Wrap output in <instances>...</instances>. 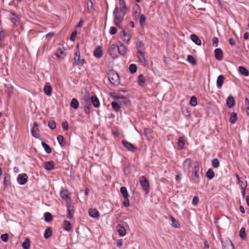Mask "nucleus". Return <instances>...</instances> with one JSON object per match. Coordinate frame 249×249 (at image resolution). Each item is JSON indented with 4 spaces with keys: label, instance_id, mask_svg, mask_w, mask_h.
Listing matches in <instances>:
<instances>
[{
    "label": "nucleus",
    "instance_id": "obj_61",
    "mask_svg": "<svg viewBox=\"0 0 249 249\" xmlns=\"http://www.w3.org/2000/svg\"><path fill=\"white\" fill-rule=\"evenodd\" d=\"M117 32V29L116 28L113 27V26H111L110 27L109 32L111 35H114L115 34H116Z\"/></svg>",
    "mask_w": 249,
    "mask_h": 249
},
{
    "label": "nucleus",
    "instance_id": "obj_31",
    "mask_svg": "<svg viewBox=\"0 0 249 249\" xmlns=\"http://www.w3.org/2000/svg\"><path fill=\"white\" fill-rule=\"evenodd\" d=\"M237 120V113L235 112H232L231 114L229 121L232 124H234Z\"/></svg>",
    "mask_w": 249,
    "mask_h": 249
},
{
    "label": "nucleus",
    "instance_id": "obj_52",
    "mask_svg": "<svg viewBox=\"0 0 249 249\" xmlns=\"http://www.w3.org/2000/svg\"><path fill=\"white\" fill-rule=\"evenodd\" d=\"M121 99L122 100V101L120 102L121 106L122 105H124V106H127L129 104V101L128 99L125 97L123 96V98H121Z\"/></svg>",
    "mask_w": 249,
    "mask_h": 249
},
{
    "label": "nucleus",
    "instance_id": "obj_55",
    "mask_svg": "<svg viewBox=\"0 0 249 249\" xmlns=\"http://www.w3.org/2000/svg\"><path fill=\"white\" fill-rule=\"evenodd\" d=\"M145 20H146V17H145V16L143 14L141 15L140 16L139 22H140V24L141 26H142L143 23L145 22Z\"/></svg>",
    "mask_w": 249,
    "mask_h": 249
},
{
    "label": "nucleus",
    "instance_id": "obj_44",
    "mask_svg": "<svg viewBox=\"0 0 249 249\" xmlns=\"http://www.w3.org/2000/svg\"><path fill=\"white\" fill-rule=\"evenodd\" d=\"M41 145H42V147L44 148L45 152L47 154L51 153V147L49 146V145L48 144L46 143L45 142H41Z\"/></svg>",
    "mask_w": 249,
    "mask_h": 249
},
{
    "label": "nucleus",
    "instance_id": "obj_53",
    "mask_svg": "<svg viewBox=\"0 0 249 249\" xmlns=\"http://www.w3.org/2000/svg\"><path fill=\"white\" fill-rule=\"evenodd\" d=\"M212 166L213 168H217L219 166L220 163L217 158H214L212 162Z\"/></svg>",
    "mask_w": 249,
    "mask_h": 249
},
{
    "label": "nucleus",
    "instance_id": "obj_3",
    "mask_svg": "<svg viewBox=\"0 0 249 249\" xmlns=\"http://www.w3.org/2000/svg\"><path fill=\"white\" fill-rule=\"evenodd\" d=\"M140 183L146 195L150 192V184L148 180L144 176H142L139 178Z\"/></svg>",
    "mask_w": 249,
    "mask_h": 249
},
{
    "label": "nucleus",
    "instance_id": "obj_49",
    "mask_svg": "<svg viewBox=\"0 0 249 249\" xmlns=\"http://www.w3.org/2000/svg\"><path fill=\"white\" fill-rule=\"evenodd\" d=\"M141 8L138 6V10H136L133 13L132 17L134 20H137L138 18L139 17V15L141 12Z\"/></svg>",
    "mask_w": 249,
    "mask_h": 249
},
{
    "label": "nucleus",
    "instance_id": "obj_26",
    "mask_svg": "<svg viewBox=\"0 0 249 249\" xmlns=\"http://www.w3.org/2000/svg\"><path fill=\"white\" fill-rule=\"evenodd\" d=\"M237 184L239 185L241 189H246L248 186L247 181L243 178H241L238 180Z\"/></svg>",
    "mask_w": 249,
    "mask_h": 249
},
{
    "label": "nucleus",
    "instance_id": "obj_14",
    "mask_svg": "<svg viewBox=\"0 0 249 249\" xmlns=\"http://www.w3.org/2000/svg\"><path fill=\"white\" fill-rule=\"evenodd\" d=\"M119 43L120 45L118 46L117 51L120 54L124 55L126 53L127 48L122 42Z\"/></svg>",
    "mask_w": 249,
    "mask_h": 249
},
{
    "label": "nucleus",
    "instance_id": "obj_17",
    "mask_svg": "<svg viewBox=\"0 0 249 249\" xmlns=\"http://www.w3.org/2000/svg\"><path fill=\"white\" fill-rule=\"evenodd\" d=\"M223 249H234V246L231 240H226L222 243Z\"/></svg>",
    "mask_w": 249,
    "mask_h": 249
},
{
    "label": "nucleus",
    "instance_id": "obj_12",
    "mask_svg": "<svg viewBox=\"0 0 249 249\" xmlns=\"http://www.w3.org/2000/svg\"><path fill=\"white\" fill-rule=\"evenodd\" d=\"M103 48L101 46H98L94 49V57L100 58L103 56Z\"/></svg>",
    "mask_w": 249,
    "mask_h": 249
},
{
    "label": "nucleus",
    "instance_id": "obj_35",
    "mask_svg": "<svg viewBox=\"0 0 249 249\" xmlns=\"http://www.w3.org/2000/svg\"><path fill=\"white\" fill-rule=\"evenodd\" d=\"M71 223L65 220L63 222V228L64 230L67 231H70L71 230Z\"/></svg>",
    "mask_w": 249,
    "mask_h": 249
},
{
    "label": "nucleus",
    "instance_id": "obj_24",
    "mask_svg": "<svg viewBox=\"0 0 249 249\" xmlns=\"http://www.w3.org/2000/svg\"><path fill=\"white\" fill-rule=\"evenodd\" d=\"M239 72L245 76H249V71L244 66H239L238 68Z\"/></svg>",
    "mask_w": 249,
    "mask_h": 249
},
{
    "label": "nucleus",
    "instance_id": "obj_48",
    "mask_svg": "<svg viewBox=\"0 0 249 249\" xmlns=\"http://www.w3.org/2000/svg\"><path fill=\"white\" fill-rule=\"evenodd\" d=\"M152 132L153 131L151 128H145L144 129V135L148 139L152 138L151 134Z\"/></svg>",
    "mask_w": 249,
    "mask_h": 249
},
{
    "label": "nucleus",
    "instance_id": "obj_36",
    "mask_svg": "<svg viewBox=\"0 0 249 249\" xmlns=\"http://www.w3.org/2000/svg\"><path fill=\"white\" fill-rule=\"evenodd\" d=\"M135 45L138 51H142V49L144 47L142 41L139 39L135 42Z\"/></svg>",
    "mask_w": 249,
    "mask_h": 249
},
{
    "label": "nucleus",
    "instance_id": "obj_63",
    "mask_svg": "<svg viewBox=\"0 0 249 249\" xmlns=\"http://www.w3.org/2000/svg\"><path fill=\"white\" fill-rule=\"evenodd\" d=\"M123 204L125 207H128L129 206L130 204L128 197L124 198V201L123 202Z\"/></svg>",
    "mask_w": 249,
    "mask_h": 249
},
{
    "label": "nucleus",
    "instance_id": "obj_29",
    "mask_svg": "<svg viewBox=\"0 0 249 249\" xmlns=\"http://www.w3.org/2000/svg\"><path fill=\"white\" fill-rule=\"evenodd\" d=\"M10 182V176L8 173L4 174V178L3 180V185L5 187H7Z\"/></svg>",
    "mask_w": 249,
    "mask_h": 249
},
{
    "label": "nucleus",
    "instance_id": "obj_37",
    "mask_svg": "<svg viewBox=\"0 0 249 249\" xmlns=\"http://www.w3.org/2000/svg\"><path fill=\"white\" fill-rule=\"evenodd\" d=\"M239 235L240 238L243 240H245L247 237L246 233V229L245 227H242L239 231Z\"/></svg>",
    "mask_w": 249,
    "mask_h": 249
},
{
    "label": "nucleus",
    "instance_id": "obj_8",
    "mask_svg": "<svg viewBox=\"0 0 249 249\" xmlns=\"http://www.w3.org/2000/svg\"><path fill=\"white\" fill-rule=\"evenodd\" d=\"M125 224L124 223L123 224H119L117 225L116 227V229L117 231L119 233V234L120 236H124L125 235L126 233V230L124 227V224Z\"/></svg>",
    "mask_w": 249,
    "mask_h": 249
},
{
    "label": "nucleus",
    "instance_id": "obj_32",
    "mask_svg": "<svg viewBox=\"0 0 249 249\" xmlns=\"http://www.w3.org/2000/svg\"><path fill=\"white\" fill-rule=\"evenodd\" d=\"M64 53L63 48L59 47L56 53H55V55L56 57H57L58 58L61 59L63 58V57L61 56V55H62Z\"/></svg>",
    "mask_w": 249,
    "mask_h": 249
},
{
    "label": "nucleus",
    "instance_id": "obj_57",
    "mask_svg": "<svg viewBox=\"0 0 249 249\" xmlns=\"http://www.w3.org/2000/svg\"><path fill=\"white\" fill-rule=\"evenodd\" d=\"M87 5L88 10L89 12H92L93 11V3L91 0H89Z\"/></svg>",
    "mask_w": 249,
    "mask_h": 249
},
{
    "label": "nucleus",
    "instance_id": "obj_11",
    "mask_svg": "<svg viewBox=\"0 0 249 249\" xmlns=\"http://www.w3.org/2000/svg\"><path fill=\"white\" fill-rule=\"evenodd\" d=\"M119 4L120 6V10L123 15L124 16L126 15V5L124 0H119Z\"/></svg>",
    "mask_w": 249,
    "mask_h": 249
},
{
    "label": "nucleus",
    "instance_id": "obj_1",
    "mask_svg": "<svg viewBox=\"0 0 249 249\" xmlns=\"http://www.w3.org/2000/svg\"><path fill=\"white\" fill-rule=\"evenodd\" d=\"M82 104L84 106V111L87 114L89 113L90 106L91 104H93V96L90 97L89 93L86 92L82 98Z\"/></svg>",
    "mask_w": 249,
    "mask_h": 249
},
{
    "label": "nucleus",
    "instance_id": "obj_25",
    "mask_svg": "<svg viewBox=\"0 0 249 249\" xmlns=\"http://www.w3.org/2000/svg\"><path fill=\"white\" fill-rule=\"evenodd\" d=\"M191 39L192 41L197 45H200L201 44V40L199 37L195 34H193L191 36Z\"/></svg>",
    "mask_w": 249,
    "mask_h": 249
},
{
    "label": "nucleus",
    "instance_id": "obj_23",
    "mask_svg": "<svg viewBox=\"0 0 249 249\" xmlns=\"http://www.w3.org/2000/svg\"><path fill=\"white\" fill-rule=\"evenodd\" d=\"M52 88L50 85H46L43 89L45 94L49 96L52 95Z\"/></svg>",
    "mask_w": 249,
    "mask_h": 249
},
{
    "label": "nucleus",
    "instance_id": "obj_33",
    "mask_svg": "<svg viewBox=\"0 0 249 249\" xmlns=\"http://www.w3.org/2000/svg\"><path fill=\"white\" fill-rule=\"evenodd\" d=\"M73 215V207L69 205L67 206V217L68 218H72Z\"/></svg>",
    "mask_w": 249,
    "mask_h": 249
},
{
    "label": "nucleus",
    "instance_id": "obj_45",
    "mask_svg": "<svg viewBox=\"0 0 249 249\" xmlns=\"http://www.w3.org/2000/svg\"><path fill=\"white\" fill-rule=\"evenodd\" d=\"M189 104L192 107H196L197 105V99L195 96H192L191 97Z\"/></svg>",
    "mask_w": 249,
    "mask_h": 249
},
{
    "label": "nucleus",
    "instance_id": "obj_62",
    "mask_svg": "<svg viewBox=\"0 0 249 249\" xmlns=\"http://www.w3.org/2000/svg\"><path fill=\"white\" fill-rule=\"evenodd\" d=\"M61 125H62V127L63 130H68L69 125H68V123L67 121H65L62 122Z\"/></svg>",
    "mask_w": 249,
    "mask_h": 249
},
{
    "label": "nucleus",
    "instance_id": "obj_22",
    "mask_svg": "<svg viewBox=\"0 0 249 249\" xmlns=\"http://www.w3.org/2000/svg\"><path fill=\"white\" fill-rule=\"evenodd\" d=\"M225 77L223 75H220L217 77L216 86L218 88H221L224 83Z\"/></svg>",
    "mask_w": 249,
    "mask_h": 249
},
{
    "label": "nucleus",
    "instance_id": "obj_50",
    "mask_svg": "<svg viewBox=\"0 0 249 249\" xmlns=\"http://www.w3.org/2000/svg\"><path fill=\"white\" fill-rule=\"evenodd\" d=\"M109 95L110 97L113 98L115 100L121 99V98H123V95H118L116 93L113 92H110L109 93Z\"/></svg>",
    "mask_w": 249,
    "mask_h": 249
},
{
    "label": "nucleus",
    "instance_id": "obj_2",
    "mask_svg": "<svg viewBox=\"0 0 249 249\" xmlns=\"http://www.w3.org/2000/svg\"><path fill=\"white\" fill-rule=\"evenodd\" d=\"M107 77L110 84L117 86L120 83V78L118 74L113 70H111L107 73Z\"/></svg>",
    "mask_w": 249,
    "mask_h": 249
},
{
    "label": "nucleus",
    "instance_id": "obj_30",
    "mask_svg": "<svg viewBox=\"0 0 249 249\" xmlns=\"http://www.w3.org/2000/svg\"><path fill=\"white\" fill-rule=\"evenodd\" d=\"M170 218L171 220V225L176 228H178L180 227V224L178 221H177L175 217H174L172 215H170Z\"/></svg>",
    "mask_w": 249,
    "mask_h": 249
},
{
    "label": "nucleus",
    "instance_id": "obj_7",
    "mask_svg": "<svg viewBox=\"0 0 249 249\" xmlns=\"http://www.w3.org/2000/svg\"><path fill=\"white\" fill-rule=\"evenodd\" d=\"M121 34V36H122L123 41L126 43H129L132 38V35L129 33H127L125 30H123Z\"/></svg>",
    "mask_w": 249,
    "mask_h": 249
},
{
    "label": "nucleus",
    "instance_id": "obj_10",
    "mask_svg": "<svg viewBox=\"0 0 249 249\" xmlns=\"http://www.w3.org/2000/svg\"><path fill=\"white\" fill-rule=\"evenodd\" d=\"M74 60L76 65L83 64L84 62V59H80V53L78 49L75 53Z\"/></svg>",
    "mask_w": 249,
    "mask_h": 249
},
{
    "label": "nucleus",
    "instance_id": "obj_39",
    "mask_svg": "<svg viewBox=\"0 0 249 249\" xmlns=\"http://www.w3.org/2000/svg\"><path fill=\"white\" fill-rule=\"evenodd\" d=\"M71 106L74 109H77L79 107V102L75 98L72 99L71 102Z\"/></svg>",
    "mask_w": 249,
    "mask_h": 249
},
{
    "label": "nucleus",
    "instance_id": "obj_54",
    "mask_svg": "<svg viewBox=\"0 0 249 249\" xmlns=\"http://www.w3.org/2000/svg\"><path fill=\"white\" fill-rule=\"evenodd\" d=\"M64 137L62 135H58L57 137V140L59 143V144L61 146H63L64 145Z\"/></svg>",
    "mask_w": 249,
    "mask_h": 249
},
{
    "label": "nucleus",
    "instance_id": "obj_5",
    "mask_svg": "<svg viewBox=\"0 0 249 249\" xmlns=\"http://www.w3.org/2000/svg\"><path fill=\"white\" fill-rule=\"evenodd\" d=\"M199 162L198 161H196L195 162V165L193 169V174L196 178L194 179V182L196 184H198L200 182V177L198 174L199 169Z\"/></svg>",
    "mask_w": 249,
    "mask_h": 249
},
{
    "label": "nucleus",
    "instance_id": "obj_42",
    "mask_svg": "<svg viewBox=\"0 0 249 249\" xmlns=\"http://www.w3.org/2000/svg\"><path fill=\"white\" fill-rule=\"evenodd\" d=\"M138 83L139 86L142 87L143 86V85L145 83V80L144 78V76L142 74H141L139 75L138 78Z\"/></svg>",
    "mask_w": 249,
    "mask_h": 249
},
{
    "label": "nucleus",
    "instance_id": "obj_60",
    "mask_svg": "<svg viewBox=\"0 0 249 249\" xmlns=\"http://www.w3.org/2000/svg\"><path fill=\"white\" fill-rule=\"evenodd\" d=\"M245 102L246 106L247 114L249 116V100L248 98H245Z\"/></svg>",
    "mask_w": 249,
    "mask_h": 249
},
{
    "label": "nucleus",
    "instance_id": "obj_18",
    "mask_svg": "<svg viewBox=\"0 0 249 249\" xmlns=\"http://www.w3.org/2000/svg\"><path fill=\"white\" fill-rule=\"evenodd\" d=\"M60 196L61 197L65 200L70 199V194L67 190H62L60 191Z\"/></svg>",
    "mask_w": 249,
    "mask_h": 249
},
{
    "label": "nucleus",
    "instance_id": "obj_46",
    "mask_svg": "<svg viewBox=\"0 0 249 249\" xmlns=\"http://www.w3.org/2000/svg\"><path fill=\"white\" fill-rule=\"evenodd\" d=\"M129 71L131 73H135L137 71V67L136 65L134 64H130L129 66Z\"/></svg>",
    "mask_w": 249,
    "mask_h": 249
},
{
    "label": "nucleus",
    "instance_id": "obj_19",
    "mask_svg": "<svg viewBox=\"0 0 249 249\" xmlns=\"http://www.w3.org/2000/svg\"><path fill=\"white\" fill-rule=\"evenodd\" d=\"M32 135L35 137L37 138L39 135L38 130L37 128V124L36 122H34L33 127L31 130Z\"/></svg>",
    "mask_w": 249,
    "mask_h": 249
},
{
    "label": "nucleus",
    "instance_id": "obj_51",
    "mask_svg": "<svg viewBox=\"0 0 249 249\" xmlns=\"http://www.w3.org/2000/svg\"><path fill=\"white\" fill-rule=\"evenodd\" d=\"M118 45L112 44L110 45L109 49V54L110 55H112L113 52H115L118 49Z\"/></svg>",
    "mask_w": 249,
    "mask_h": 249
},
{
    "label": "nucleus",
    "instance_id": "obj_56",
    "mask_svg": "<svg viewBox=\"0 0 249 249\" xmlns=\"http://www.w3.org/2000/svg\"><path fill=\"white\" fill-rule=\"evenodd\" d=\"M48 126L51 129H53L56 127L55 122L53 120L50 121L48 122Z\"/></svg>",
    "mask_w": 249,
    "mask_h": 249
},
{
    "label": "nucleus",
    "instance_id": "obj_21",
    "mask_svg": "<svg viewBox=\"0 0 249 249\" xmlns=\"http://www.w3.org/2000/svg\"><path fill=\"white\" fill-rule=\"evenodd\" d=\"M54 165L53 161H47L44 163V168L49 171L54 169Z\"/></svg>",
    "mask_w": 249,
    "mask_h": 249
},
{
    "label": "nucleus",
    "instance_id": "obj_41",
    "mask_svg": "<svg viewBox=\"0 0 249 249\" xmlns=\"http://www.w3.org/2000/svg\"><path fill=\"white\" fill-rule=\"evenodd\" d=\"M187 60L190 64L193 65H196V61L195 57L192 55H188Z\"/></svg>",
    "mask_w": 249,
    "mask_h": 249
},
{
    "label": "nucleus",
    "instance_id": "obj_6",
    "mask_svg": "<svg viewBox=\"0 0 249 249\" xmlns=\"http://www.w3.org/2000/svg\"><path fill=\"white\" fill-rule=\"evenodd\" d=\"M122 144L123 146L128 151L134 152L137 149V147L135 146L132 143L125 140L122 141Z\"/></svg>",
    "mask_w": 249,
    "mask_h": 249
},
{
    "label": "nucleus",
    "instance_id": "obj_13",
    "mask_svg": "<svg viewBox=\"0 0 249 249\" xmlns=\"http://www.w3.org/2000/svg\"><path fill=\"white\" fill-rule=\"evenodd\" d=\"M226 105L229 108H231L235 105V99L234 97L230 95L226 100Z\"/></svg>",
    "mask_w": 249,
    "mask_h": 249
},
{
    "label": "nucleus",
    "instance_id": "obj_4",
    "mask_svg": "<svg viewBox=\"0 0 249 249\" xmlns=\"http://www.w3.org/2000/svg\"><path fill=\"white\" fill-rule=\"evenodd\" d=\"M118 14L119 8L118 6L116 5L113 12V15L114 17L113 22L115 25L117 26L119 28H120V25L122 22L123 18L119 16Z\"/></svg>",
    "mask_w": 249,
    "mask_h": 249
},
{
    "label": "nucleus",
    "instance_id": "obj_43",
    "mask_svg": "<svg viewBox=\"0 0 249 249\" xmlns=\"http://www.w3.org/2000/svg\"><path fill=\"white\" fill-rule=\"evenodd\" d=\"M24 249H29L30 247V241L28 238H26L22 245Z\"/></svg>",
    "mask_w": 249,
    "mask_h": 249
},
{
    "label": "nucleus",
    "instance_id": "obj_28",
    "mask_svg": "<svg viewBox=\"0 0 249 249\" xmlns=\"http://www.w3.org/2000/svg\"><path fill=\"white\" fill-rule=\"evenodd\" d=\"M214 176L215 174L213 169L210 168L207 170L206 176L209 180L212 179L214 177Z\"/></svg>",
    "mask_w": 249,
    "mask_h": 249
},
{
    "label": "nucleus",
    "instance_id": "obj_15",
    "mask_svg": "<svg viewBox=\"0 0 249 249\" xmlns=\"http://www.w3.org/2000/svg\"><path fill=\"white\" fill-rule=\"evenodd\" d=\"M215 58L218 60H221L223 57V52L220 48H216L214 50Z\"/></svg>",
    "mask_w": 249,
    "mask_h": 249
},
{
    "label": "nucleus",
    "instance_id": "obj_58",
    "mask_svg": "<svg viewBox=\"0 0 249 249\" xmlns=\"http://www.w3.org/2000/svg\"><path fill=\"white\" fill-rule=\"evenodd\" d=\"M182 111L183 114L187 117H188L191 115V111L187 108H182Z\"/></svg>",
    "mask_w": 249,
    "mask_h": 249
},
{
    "label": "nucleus",
    "instance_id": "obj_59",
    "mask_svg": "<svg viewBox=\"0 0 249 249\" xmlns=\"http://www.w3.org/2000/svg\"><path fill=\"white\" fill-rule=\"evenodd\" d=\"M130 167L129 165H127V166H125V167H124V168L123 169V171H124V174L126 176H127L128 174H130Z\"/></svg>",
    "mask_w": 249,
    "mask_h": 249
},
{
    "label": "nucleus",
    "instance_id": "obj_9",
    "mask_svg": "<svg viewBox=\"0 0 249 249\" xmlns=\"http://www.w3.org/2000/svg\"><path fill=\"white\" fill-rule=\"evenodd\" d=\"M28 176L26 174H22L18 175L17 180L20 185L25 184L27 181Z\"/></svg>",
    "mask_w": 249,
    "mask_h": 249
},
{
    "label": "nucleus",
    "instance_id": "obj_34",
    "mask_svg": "<svg viewBox=\"0 0 249 249\" xmlns=\"http://www.w3.org/2000/svg\"><path fill=\"white\" fill-rule=\"evenodd\" d=\"M178 144L179 149L181 150L184 148L185 142L182 137H180L178 138Z\"/></svg>",
    "mask_w": 249,
    "mask_h": 249
},
{
    "label": "nucleus",
    "instance_id": "obj_38",
    "mask_svg": "<svg viewBox=\"0 0 249 249\" xmlns=\"http://www.w3.org/2000/svg\"><path fill=\"white\" fill-rule=\"evenodd\" d=\"M52 234V229L50 227L47 228L44 234V238L46 239H48L50 238Z\"/></svg>",
    "mask_w": 249,
    "mask_h": 249
},
{
    "label": "nucleus",
    "instance_id": "obj_47",
    "mask_svg": "<svg viewBox=\"0 0 249 249\" xmlns=\"http://www.w3.org/2000/svg\"><path fill=\"white\" fill-rule=\"evenodd\" d=\"M44 217H45V220L47 222H50L52 221L53 220V217L52 214L50 213L49 212H46L44 213Z\"/></svg>",
    "mask_w": 249,
    "mask_h": 249
},
{
    "label": "nucleus",
    "instance_id": "obj_40",
    "mask_svg": "<svg viewBox=\"0 0 249 249\" xmlns=\"http://www.w3.org/2000/svg\"><path fill=\"white\" fill-rule=\"evenodd\" d=\"M120 192L124 198L129 197V194L126 187H121L120 188Z\"/></svg>",
    "mask_w": 249,
    "mask_h": 249
},
{
    "label": "nucleus",
    "instance_id": "obj_64",
    "mask_svg": "<svg viewBox=\"0 0 249 249\" xmlns=\"http://www.w3.org/2000/svg\"><path fill=\"white\" fill-rule=\"evenodd\" d=\"M199 202V198L197 196H194L192 203L193 205H197Z\"/></svg>",
    "mask_w": 249,
    "mask_h": 249
},
{
    "label": "nucleus",
    "instance_id": "obj_16",
    "mask_svg": "<svg viewBox=\"0 0 249 249\" xmlns=\"http://www.w3.org/2000/svg\"><path fill=\"white\" fill-rule=\"evenodd\" d=\"M137 53L138 54V58L139 59V61L143 64H146L147 60L142 51H138Z\"/></svg>",
    "mask_w": 249,
    "mask_h": 249
},
{
    "label": "nucleus",
    "instance_id": "obj_20",
    "mask_svg": "<svg viewBox=\"0 0 249 249\" xmlns=\"http://www.w3.org/2000/svg\"><path fill=\"white\" fill-rule=\"evenodd\" d=\"M191 160L190 158H187L183 163V170L185 172L188 171L191 166Z\"/></svg>",
    "mask_w": 249,
    "mask_h": 249
},
{
    "label": "nucleus",
    "instance_id": "obj_27",
    "mask_svg": "<svg viewBox=\"0 0 249 249\" xmlns=\"http://www.w3.org/2000/svg\"><path fill=\"white\" fill-rule=\"evenodd\" d=\"M111 107L113 109L116 111L118 112L120 110L121 105L116 101H113L111 103Z\"/></svg>",
    "mask_w": 249,
    "mask_h": 249
}]
</instances>
